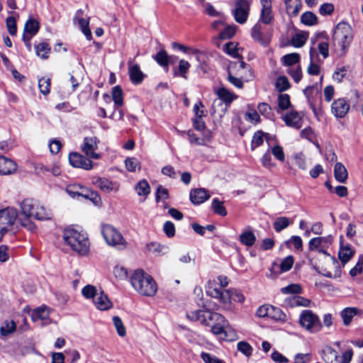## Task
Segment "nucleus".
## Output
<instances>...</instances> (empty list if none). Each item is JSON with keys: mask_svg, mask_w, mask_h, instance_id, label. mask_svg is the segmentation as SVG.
I'll use <instances>...</instances> for the list:
<instances>
[{"mask_svg": "<svg viewBox=\"0 0 363 363\" xmlns=\"http://www.w3.org/2000/svg\"><path fill=\"white\" fill-rule=\"evenodd\" d=\"M352 39L353 33L350 25L345 21L337 23L333 31V45L338 57L345 55Z\"/></svg>", "mask_w": 363, "mask_h": 363, "instance_id": "obj_1", "label": "nucleus"}, {"mask_svg": "<svg viewBox=\"0 0 363 363\" xmlns=\"http://www.w3.org/2000/svg\"><path fill=\"white\" fill-rule=\"evenodd\" d=\"M206 294L212 298L219 299L223 307L226 310L232 309V302L242 303L244 295L238 289H230L221 290L216 287L214 282L209 281L206 289Z\"/></svg>", "mask_w": 363, "mask_h": 363, "instance_id": "obj_2", "label": "nucleus"}, {"mask_svg": "<svg viewBox=\"0 0 363 363\" xmlns=\"http://www.w3.org/2000/svg\"><path fill=\"white\" fill-rule=\"evenodd\" d=\"M133 287L141 295L154 296L157 291V285L153 278L142 269H137L131 276Z\"/></svg>", "mask_w": 363, "mask_h": 363, "instance_id": "obj_3", "label": "nucleus"}, {"mask_svg": "<svg viewBox=\"0 0 363 363\" xmlns=\"http://www.w3.org/2000/svg\"><path fill=\"white\" fill-rule=\"evenodd\" d=\"M63 240L73 251L81 255L87 254L89 250V239L84 233L68 228L64 230Z\"/></svg>", "mask_w": 363, "mask_h": 363, "instance_id": "obj_4", "label": "nucleus"}, {"mask_svg": "<svg viewBox=\"0 0 363 363\" xmlns=\"http://www.w3.org/2000/svg\"><path fill=\"white\" fill-rule=\"evenodd\" d=\"M21 215L24 217L33 218L37 220H49L52 213L33 199H25L21 203Z\"/></svg>", "mask_w": 363, "mask_h": 363, "instance_id": "obj_5", "label": "nucleus"}, {"mask_svg": "<svg viewBox=\"0 0 363 363\" xmlns=\"http://www.w3.org/2000/svg\"><path fill=\"white\" fill-rule=\"evenodd\" d=\"M101 233L108 245L121 250L126 247L127 242L121 233L111 225H104Z\"/></svg>", "mask_w": 363, "mask_h": 363, "instance_id": "obj_6", "label": "nucleus"}, {"mask_svg": "<svg viewBox=\"0 0 363 363\" xmlns=\"http://www.w3.org/2000/svg\"><path fill=\"white\" fill-rule=\"evenodd\" d=\"M322 358L325 363H350L352 359V349H347L341 356L330 346H325L322 350Z\"/></svg>", "mask_w": 363, "mask_h": 363, "instance_id": "obj_7", "label": "nucleus"}, {"mask_svg": "<svg viewBox=\"0 0 363 363\" xmlns=\"http://www.w3.org/2000/svg\"><path fill=\"white\" fill-rule=\"evenodd\" d=\"M299 323L303 328L311 333H317L322 328L318 316L310 310H305L301 313L299 317Z\"/></svg>", "mask_w": 363, "mask_h": 363, "instance_id": "obj_8", "label": "nucleus"}, {"mask_svg": "<svg viewBox=\"0 0 363 363\" xmlns=\"http://www.w3.org/2000/svg\"><path fill=\"white\" fill-rule=\"evenodd\" d=\"M251 2L249 0H236L233 15L235 21L238 23H245L249 16Z\"/></svg>", "mask_w": 363, "mask_h": 363, "instance_id": "obj_9", "label": "nucleus"}, {"mask_svg": "<svg viewBox=\"0 0 363 363\" xmlns=\"http://www.w3.org/2000/svg\"><path fill=\"white\" fill-rule=\"evenodd\" d=\"M66 192L72 198H75L76 196H82L95 201L100 199L98 194L93 191H89L84 186L79 184L68 185L66 187Z\"/></svg>", "mask_w": 363, "mask_h": 363, "instance_id": "obj_10", "label": "nucleus"}, {"mask_svg": "<svg viewBox=\"0 0 363 363\" xmlns=\"http://www.w3.org/2000/svg\"><path fill=\"white\" fill-rule=\"evenodd\" d=\"M99 143V140L96 137H86L84 138L82 150L86 157L94 160L100 158V155L96 152Z\"/></svg>", "mask_w": 363, "mask_h": 363, "instance_id": "obj_11", "label": "nucleus"}, {"mask_svg": "<svg viewBox=\"0 0 363 363\" xmlns=\"http://www.w3.org/2000/svg\"><path fill=\"white\" fill-rule=\"evenodd\" d=\"M350 104L344 98L335 99L331 104V113L337 118H344L350 110Z\"/></svg>", "mask_w": 363, "mask_h": 363, "instance_id": "obj_12", "label": "nucleus"}, {"mask_svg": "<svg viewBox=\"0 0 363 363\" xmlns=\"http://www.w3.org/2000/svg\"><path fill=\"white\" fill-rule=\"evenodd\" d=\"M70 164L74 167L82 168L86 170L92 168V162L77 152L70 153L69 155Z\"/></svg>", "mask_w": 363, "mask_h": 363, "instance_id": "obj_13", "label": "nucleus"}, {"mask_svg": "<svg viewBox=\"0 0 363 363\" xmlns=\"http://www.w3.org/2000/svg\"><path fill=\"white\" fill-rule=\"evenodd\" d=\"M17 217V211L13 207L0 209V225H13Z\"/></svg>", "mask_w": 363, "mask_h": 363, "instance_id": "obj_14", "label": "nucleus"}, {"mask_svg": "<svg viewBox=\"0 0 363 363\" xmlns=\"http://www.w3.org/2000/svg\"><path fill=\"white\" fill-rule=\"evenodd\" d=\"M216 94L218 96V101L215 100L212 105V109L214 108L215 104L218 102L220 104L221 101L224 102L226 106H229L234 100L238 98V96L234 93L231 92L226 88L222 86L218 88L216 91Z\"/></svg>", "mask_w": 363, "mask_h": 363, "instance_id": "obj_15", "label": "nucleus"}, {"mask_svg": "<svg viewBox=\"0 0 363 363\" xmlns=\"http://www.w3.org/2000/svg\"><path fill=\"white\" fill-rule=\"evenodd\" d=\"M39 23L30 18L25 23L24 33L22 36V40L24 43L26 40H30V39L38 32L39 30Z\"/></svg>", "mask_w": 363, "mask_h": 363, "instance_id": "obj_16", "label": "nucleus"}, {"mask_svg": "<svg viewBox=\"0 0 363 363\" xmlns=\"http://www.w3.org/2000/svg\"><path fill=\"white\" fill-rule=\"evenodd\" d=\"M128 73L131 82L134 84H140L143 81L145 75L140 70L138 65H133L132 61L130 60L128 62Z\"/></svg>", "mask_w": 363, "mask_h": 363, "instance_id": "obj_17", "label": "nucleus"}, {"mask_svg": "<svg viewBox=\"0 0 363 363\" xmlns=\"http://www.w3.org/2000/svg\"><path fill=\"white\" fill-rule=\"evenodd\" d=\"M92 183L96 187L107 193L112 191H117L118 189V186L116 183H113L106 178L94 177L92 179Z\"/></svg>", "mask_w": 363, "mask_h": 363, "instance_id": "obj_18", "label": "nucleus"}, {"mask_svg": "<svg viewBox=\"0 0 363 363\" xmlns=\"http://www.w3.org/2000/svg\"><path fill=\"white\" fill-rule=\"evenodd\" d=\"M83 11L78 10L76 16L74 18V22H77L81 30L86 36V39L91 40L92 38L91 32L89 28V21L82 18Z\"/></svg>", "mask_w": 363, "mask_h": 363, "instance_id": "obj_19", "label": "nucleus"}, {"mask_svg": "<svg viewBox=\"0 0 363 363\" xmlns=\"http://www.w3.org/2000/svg\"><path fill=\"white\" fill-rule=\"evenodd\" d=\"M190 200L195 204H201L210 198V194L205 189H194L190 191Z\"/></svg>", "mask_w": 363, "mask_h": 363, "instance_id": "obj_20", "label": "nucleus"}, {"mask_svg": "<svg viewBox=\"0 0 363 363\" xmlns=\"http://www.w3.org/2000/svg\"><path fill=\"white\" fill-rule=\"evenodd\" d=\"M17 169L16 164L11 160L0 155V174L9 175Z\"/></svg>", "mask_w": 363, "mask_h": 363, "instance_id": "obj_21", "label": "nucleus"}, {"mask_svg": "<svg viewBox=\"0 0 363 363\" xmlns=\"http://www.w3.org/2000/svg\"><path fill=\"white\" fill-rule=\"evenodd\" d=\"M333 240L331 235L312 238L308 243L309 250L312 251L320 247H328L332 243Z\"/></svg>", "mask_w": 363, "mask_h": 363, "instance_id": "obj_22", "label": "nucleus"}, {"mask_svg": "<svg viewBox=\"0 0 363 363\" xmlns=\"http://www.w3.org/2000/svg\"><path fill=\"white\" fill-rule=\"evenodd\" d=\"M284 121L288 126L300 129L302 126L301 116L296 111H291L284 117Z\"/></svg>", "mask_w": 363, "mask_h": 363, "instance_id": "obj_23", "label": "nucleus"}, {"mask_svg": "<svg viewBox=\"0 0 363 363\" xmlns=\"http://www.w3.org/2000/svg\"><path fill=\"white\" fill-rule=\"evenodd\" d=\"M94 303L96 307L101 311L108 310L112 307L111 301L103 291L98 293L94 299Z\"/></svg>", "mask_w": 363, "mask_h": 363, "instance_id": "obj_24", "label": "nucleus"}, {"mask_svg": "<svg viewBox=\"0 0 363 363\" xmlns=\"http://www.w3.org/2000/svg\"><path fill=\"white\" fill-rule=\"evenodd\" d=\"M252 38L259 43L266 45L269 43V39L266 38L262 33V27L257 23L251 29Z\"/></svg>", "mask_w": 363, "mask_h": 363, "instance_id": "obj_25", "label": "nucleus"}, {"mask_svg": "<svg viewBox=\"0 0 363 363\" xmlns=\"http://www.w3.org/2000/svg\"><path fill=\"white\" fill-rule=\"evenodd\" d=\"M286 9L287 13L292 17L296 16L301 7V0H285Z\"/></svg>", "mask_w": 363, "mask_h": 363, "instance_id": "obj_26", "label": "nucleus"}, {"mask_svg": "<svg viewBox=\"0 0 363 363\" xmlns=\"http://www.w3.org/2000/svg\"><path fill=\"white\" fill-rule=\"evenodd\" d=\"M208 312V311L198 310L188 313L186 314V316L191 320L200 321L202 324L208 325H209V321L207 315Z\"/></svg>", "mask_w": 363, "mask_h": 363, "instance_id": "obj_27", "label": "nucleus"}, {"mask_svg": "<svg viewBox=\"0 0 363 363\" xmlns=\"http://www.w3.org/2000/svg\"><path fill=\"white\" fill-rule=\"evenodd\" d=\"M191 67V65L185 60H180L179 62L178 67L173 69V74L174 77H182L187 79V72Z\"/></svg>", "mask_w": 363, "mask_h": 363, "instance_id": "obj_28", "label": "nucleus"}, {"mask_svg": "<svg viewBox=\"0 0 363 363\" xmlns=\"http://www.w3.org/2000/svg\"><path fill=\"white\" fill-rule=\"evenodd\" d=\"M359 309L354 307L346 308L340 313L345 325H349L354 316L358 313Z\"/></svg>", "mask_w": 363, "mask_h": 363, "instance_id": "obj_29", "label": "nucleus"}, {"mask_svg": "<svg viewBox=\"0 0 363 363\" xmlns=\"http://www.w3.org/2000/svg\"><path fill=\"white\" fill-rule=\"evenodd\" d=\"M334 175L339 182L345 183L347 179V171L345 167L340 162H337L334 168Z\"/></svg>", "mask_w": 363, "mask_h": 363, "instance_id": "obj_30", "label": "nucleus"}, {"mask_svg": "<svg viewBox=\"0 0 363 363\" xmlns=\"http://www.w3.org/2000/svg\"><path fill=\"white\" fill-rule=\"evenodd\" d=\"M240 242L247 246L252 247L256 241V237L252 231L245 230L239 236Z\"/></svg>", "mask_w": 363, "mask_h": 363, "instance_id": "obj_31", "label": "nucleus"}, {"mask_svg": "<svg viewBox=\"0 0 363 363\" xmlns=\"http://www.w3.org/2000/svg\"><path fill=\"white\" fill-rule=\"evenodd\" d=\"M281 61L284 66L289 68L294 67V65L298 64L300 61V55L298 53L294 52L284 55Z\"/></svg>", "mask_w": 363, "mask_h": 363, "instance_id": "obj_32", "label": "nucleus"}, {"mask_svg": "<svg viewBox=\"0 0 363 363\" xmlns=\"http://www.w3.org/2000/svg\"><path fill=\"white\" fill-rule=\"evenodd\" d=\"M112 99L114 101V108L118 109L123 106V91L119 86H116L112 89Z\"/></svg>", "mask_w": 363, "mask_h": 363, "instance_id": "obj_33", "label": "nucleus"}, {"mask_svg": "<svg viewBox=\"0 0 363 363\" xmlns=\"http://www.w3.org/2000/svg\"><path fill=\"white\" fill-rule=\"evenodd\" d=\"M273 19L272 6L262 7L259 21L264 24L268 25L272 23Z\"/></svg>", "mask_w": 363, "mask_h": 363, "instance_id": "obj_34", "label": "nucleus"}, {"mask_svg": "<svg viewBox=\"0 0 363 363\" xmlns=\"http://www.w3.org/2000/svg\"><path fill=\"white\" fill-rule=\"evenodd\" d=\"M16 325L13 320H5L0 327V334L2 336H8L15 332Z\"/></svg>", "mask_w": 363, "mask_h": 363, "instance_id": "obj_35", "label": "nucleus"}, {"mask_svg": "<svg viewBox=\"0 0 363 363\" xmlns=\"http://www.w3.org/2000/svg\"><path fill=\"white\" fill-rule=\"evenodd\" d=\"M135 190L140 196H147L150 192V186L145 179L140 180L135 186Z\"/></svg>", "mask_w": 363, "mask_h": 363, "instance_id": "obj_36", "label": "nucleus"}, {"mask_svg": "<svg viewBox=\"0 0 363 363\" xmlns=\"http://www.w3.org/2000/svg\"><path fill=\"white\" fill-rule=\"evenodd\" d=\"M208 321H212L214 324L220 325L222 326L228 327V322L225 317L218 313L208 312Z\"/></svg>", "mask_w": 363, "mask_h": 363, "instance_id": "obj_37", "label": "nucleus"}, {"mask_svg": "<svg viewBox=\"0 0 363 363\" xmlns=\"http://www.w3.org/2000/svg\"><path fill=\"white\" fill-rule=\"evenodd\" d=\"M49 316L48 308L46 306H41L35 308L32 313V319L33 321L38 320H45Z\"/></svg>", "mask_w": 363, "mask_h": 363, "instance_id": "obj_38", "label": "nucleus"}, {"mask_svg": "<svg viewBox=\"0 0 363 363\" xmlns=\"http://www.w3.org/2000/svg\"><path fill=\"white\" fill-rule=\"evenodd\" d=\"M239 50L238 44L235 42H229L223 47L224 52L235 58L240 57Z\"/></svg>", "mask_w": 363, "mask_h": 363, "instance_id": "obj_39", "label": "nucleus"}, {"mask_svg": "<svg viewBox=\"0 0 363 363\" xmlns=\"http://www.w3.org/2000/svg\"><path fill=\"white\" fill-rule=\"evenodd\" d=\"M301 21L306 26H311L317 24L318 17L313 12L306 11L301 15Z\"/></svg>", "mask_w": 363, "mask_h": 363, "instance_id": "obj_40", "label": "nucleus"}, {"mask_svg": "<svg viewBox=\"0 0 363 363\" xmlns=\"http://www.w3.org/2000/svg\"><path fill=\"white\" fill-rule=\"evenodd\" d=\"M153 58L160 66L167 68L171 59L164 50H160Z\"/></svg>", "mask_w": 363, "mask_h": 363, "instance_id": "obj_41", "label": "nucleus"}, {"mask_svg": "<svg viewBox=\"0 0 363 363\" xmlns=\"http://www.w3.org/2000/svg\"><path fill=\"white\" fill-rule=\"evenodd\" d=\"M316 55L315 48L310 49V59L311 63L308 67L307 72L311 75H318L320 73V67L313 62L314 55Z\"/></svg>", "mask_w": 363, "mask_h": 363, "instance_id": "obj_42", "label": "nucleus"}, {"mask_svg": "<svg viewBox=\"0 0 363 363\" xmlns=\"http://www.w3.org/2000/svg\"><path fill=\"white\" fill-rule=\"evenodd\" d=\"M291 221L287 217H279L274 222V228L276 232L279 233L289 227Z\"/></svg>", "mask_w": 363, "mask_h": 363, "instance_id": "obj_43", "label": "nucleus"}, {"mask_svg": "<svg viewBox=\"0 0 363 363\" xmlns=\"http://www.w3.org/2000/svg\"><path fill=\"white\" fill-rule=\"evenodd\" d=\"M269 314V318L273 320L279 321L286 320V314L279 308L271 305Z\"/></svg>", "mask_w": 363, "mask_h": 363, "instance_id": "obj_44", "label": "nucleus"}, {"mask_svg": "<svg viewBox=\"0 0 363 363\" xmlns=\"http://www.w3.org/2000/svg\"><path fill=\"white\" fill-rule=\"evenodd\" d=\"M353 256V252L349 247H342L338 253V257L343 265H345Z\"/></svg>", "mask_w": 363, "mask_h": 363, "instance_id": "obj_45", "label": "nucleus"}, {"mask_svg": "<svg viewBox=\"0 0 363 363\" xmlns=\"http://www.w3.org/2000/svg\"><path fill=\"white\" fill-rule=\"evenodd\" d=\"M148 251L155 254V255H160L165 253V250L167 247L164 245H162L157 242H150L146 245Z\"/></svg>", "mask_w": 363, "mask_h": 363, "instance_id": "obj_46", "label": "nucleus"}, {"mask_svg": "<svg viewBox=\"0 0 363 363\" xmlns=\"http://www.w3.org/2000/svg\"><path fill=\"white\" fill-rule=\"evenodd\" d=\"M212 208L216 213L221 216H225L227 215V211L223 202L220 201L218 199H213L212 200Z\"/></svg>", "mask_w": 363, "mask_h": 363, "instance_id": "obj_47", "label": "nucleus"}, {"mask_svg": "<svg viewBox=\"0 0 363 363\" xmlns=\"http://www.w3.org/2000/svg\"><path fill=\"white\" fill-rule=\"evenodd\" d=\"M276 89L279 92H283L290 87V84L288 79L284 77H279L275 83Z\"/></svg>", "mask_w": 363, "mask_h": 363, "instance_id": "obj_48", "label": "nucleus"}, {"mask_svg": "<svg viewBox=\"0 0 363 363\" xmlns=\"http://www.w3.org/2000/svg\"><path fill=\"white\" fill-rule=\"evenodd\" d=\"M36 54L43 59L48 57V52L50 50L48 45L45 43H41L35 46Z\"/></svg>", "mask_w": 363, "mask_h": 363, "instance_id": "obj_49", "label": "nucleus"}, {"mask_svg": "<svg viewBox=\"0 0 363 363\" xmlns=\"http://www.w3.org/2000/svg\"><path fill=\"white\" fill-rule=\"evenodd\" d=\"M307 35L304 33H297L291 38V44L296 48L302 47L306 42Z\"/></svg>", "mask_w": 363, "mask_h": 363, "instance_id": "obj_50", "label": "nucleus"}, {"mask_svg": "<svg viewBox=\"0 0 363 363\" xmlns=\"http://www.w3.org/2000/svg\"><path fill=\"white\" fill-rule=\"evenodd\" d=\"M279 108L281 110H286L291 106L290 96L286 94H281L278 97Z\"/></svg>", "mask_w": 363, "mask_h": 363, "instance_id": "obj_51", "label": "nucleus"}, {"mask_svg": "<svg viewBox=\"0 0 363 363\" xmlns=\"http://www.w3.org/2000/svg\"><path fill=\"white\" fill-rule=\"evenodd\" d=\"M8 32L11 35H16L17 33L16 19L14 16H9L6 20Z\"/></svg>", "mask_w": 363, "mask_h": 363, "instance_id": "obj_52", "label": "nucleus"}, {"mask_svg": "<svg viewBox=\"0 0 363 363\" xmlns=\"http://www.w3.org/2000/svg\"><path fill=\"white\" fill-rule=\"evenodd\" d=\"M281 291L284 294H298L301 292V287L297 284H292L281 288Z\"/></svg>", "mask_w": 363, "mask_h": 363, "instance_id": "obj_53", "label": "nucleus"}, {"mask_svg": "<svg viewBox=\"0 0 363 363\" xmlns=\"http://www.w3.org/2000/svg\"><path fill=\"white\" fill-rule=\"evenodd\" d=\"M315 91L318 94V91L314 86H308L303 90V94L308 99V101L310 104L311 108L313 109V112H315V104H313L311 96L313 92Z\"/></svg>", "mask_w": 363, "mask_h": 363, "instance_id": "obj_54", "label": "nucleus"}, {"mask_svg": "<svg viewBox=\"0 0 363 363\" xmlns=\"http://www.w3.org/2000/svg\"><path fill=\"white\" fill-rule=\"evenodd\" d=\"M82 294L84 298H93V300L94 299L96 296L98 294L95 286L90 285V284L85 286L82 289Z\"/></svg>", "mask_w": 363, "mask_h": 363, "instance_id": "obj_55", "label": "nucleus"}, {"mask_svg": "<svg viewBox=\"0 0 363 363\" xmlns=\"http://www.w3.org/2000/svg\"><path fill=\"white\" fill-rule=\"evenodd\" d=\"M38 86L43 94H48L50 92V79L46 77L40 79L38 81Z\"/></svg>", "mask_w": 363, "mask_h": 363, "instance_id": "obj_56", "label": "nucleus"}, {"mask_svg": "<svg viewBox=\"0 0 363 363\" xmlns=\"http://www.w3.org/2000/svg\"><path fill=\"white\" fill-rule=\"evenodd\" d=\"M259 112L267 117V118H272L273 117V113L272 108L267 103H260L257 106Z\"/></svg>", "mask_w": 363, "mask_h": 363, "instance_id": "obj_57", "label": "nucleus"}, {"mask_svg": "<svg viewBox=\"0 0 363 363\" xmlns=\"http://www.w3.org/2000/svg\"><path fill=\"white\" fill-rule=\"evenodd\" d=\"M287 72L291 75L295 82L298 83L301 79V69L299 65H297L295 67L289 68Z\"/></svg>", "mask_w": 363, "mask_h": 363, "instance_id": "obj_58", "label": "nucleus"}, {"mask_svg": "<svg viewBox=\"0 0 363 363\" xmlns=\"http://www.w3.org/2000/svg\"><path fill=\"white\" fill-rule=\"evenodd\" d=\"M263 136L264 133L262 131H257L255 133L251 143V147L252 150L260 146L263 143Z\"/></svg>", "mask_w": 363, "mask_h": 363, "instance_id": "obj_59", "label": "nucleus"}, {"mask_svg": "<svg viewBox=\"0 0 363 363\" xmlns=\"http://www.w3.org/2000/svg\"><path fill=\"white\" fill-rule=\"evenodd\" d=\"M294 264V257L291 255L284 258L280 264V271L285 272L291 269Z\"/></svg>", "mask_w": 363, "mask_h": 363, "instance_id": "obj_60", "label": "nucleus"}, {"mask_svg": "<svg viewBox=\"0 0 363 363\" xmlns=\"http://www.w3.org/2000/svg\"><path fill=\"white\" fill-rule=\"evenodd\" d=\"M113 321L118 334L121 337L125 336L126 331L121 319L118 316H114Z\"/></svg>", "mask_w": 363, "mask_h": 363, "instance_id": "obj_61", "label": "nucleus"}, {"mask_svg": "<svg viewBox=\"0 0 363 363\" xmlns=\"http://www.w3.org/2000/svg\"><path fill=\"white\" fill-rule=\"evenodd\" d=\"M31 218L24 217L19 218V222L21 225L30 232H33L35 230V223L30 220Z\"/></svg>", "mask_w": 363, "mask_h": 363, "instance_id": "obj_62", "label": "nucleus"}, {"mask_svg": "<svg viewBox=\"0 0 363 363\" xmlns=\"http://www.w3.org/2000/svg\"><path fill=\"white\" fill-rule=\"evenodd\" d=\"M168 198V190L164 188L162 185H159L156 191V201L159 202L160 200H166Z\"/></svg>", "mask_w": 363, "mask_h": 363, "instance_id": "obj_63", "label": "nucleus"}, {"mask_svg": "<svg viewBox=\"0 0 363 363\" xmlns=\"http://www.w3.org/2000/svg\"><path fill=\"white\" fill-rule=\"evenodd\" d=\"M201 357L205 363H224L221 359L210 353L201 352Z\"/></svg>", "mask_w": 363, "mask_h": 363, "instance_id": "obj_64", "label": "nucleus"}]
</instances>
